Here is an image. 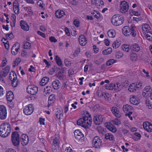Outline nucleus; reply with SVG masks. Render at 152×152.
Masks as SVG:
<instances>
[{"instance_id":"obj_1","label":"nucleus","mask_w":152,"mask_h":152,"mask_svg":"<svg viewBox=\"0 0 152 152\" xmlns=\"http://www.w3.org/2000/svg\"><path fill=\"white\" fill-rule=\"evenodd\" d=\"M91 120L90 115L87 112L86 115L83 118H80L77 121V124L86 129H88L91 126L92 123Z\"/></svg>"},{"instance_id":"obj_2","label":"nucleus","mask_w":152,"mask_h":152,"mask_svg":"<svg viewBox=\"0 0 152 152\" xmlns=\"http://www.w3.org/2000/svg\"><path fill=\"white\" fill-rule=\"evenodd\" d=\"M10 125L8 123H4L0 126V136L3 137L8 136L11 132Z\"/></svg>"},{"instance_id":"obj_3","label":"nucleus","mask_w":152,"mask_h":152,"mask_svg":"<svg viewBox=\"0 0 152 152\" xmlns=\"http://www.w3.org/2000/svg\"><path fill=\"white\" fill-rule=\"evenodd\" d=\"M135 27L131 26L130 27L129 26H125L122 29V33L126 36L132 35V37H134L136 35V32L135 31Z\"/></svg>"},{"instance_id":"obj_4","label":"nucleus","mask_w":152,"mask_h":152,"mask_svg":"<svg viewBox=\"0 0 152 152\" xmlns=\"http://www.w3.org/2000/svg\"><path fill=\"white\" fill-rule=\"evenodd\" d=\"M111 21L114 25L118 26L121 25L123 23L124 19L122 15L117 14L114 15L112 17Z\"/></svg>"},{"instance_id":"obj_5","label":"nucleus","mask_w":152,"mask_h":152,"mask_svg":"<svg viewBox=\"0 0 152 152\" xmlns=\"http://www.w3.org/2000/svg\"><path fill=\"white\" fill-rule=\"evenodd\" d=\"M11 139L13 145L15 146H18L20 144V136L18 132H12Z\"/></svg>"},{"instance_id":"obj_6","label":"nucleus","mask_w":152,"mask_h":152,"mask_svg":"<svg viewBox=\"0 0 152 152\" xmlns=\"http://www.w3.org/2000/svg\"><path fill=\"white\" fill-rule=\"evenodd\" d=\"M26 89L27 92L32 95L36 94L38 91V87L34 85L28 86Z\"/></svg>"},{"instance_id":"obj_7","label":"nucleus","mask_w":152,"mask_h":152,"mask_svg":"<svg viewBox=\"0 0 152 152\" xmlns=\"http://www.w3.org/2000/svg\"><path fill=\"white\" fill-rule=\"evenodd\" d=\"M34 106L32 104H30L26 106L23 109V111L25 114L27 115H31L33 112Z\"/></svg>"},{"instance_id":"obj_8","label":"nucleus","mask_w":152,"mask_h":152,"mask_svg":"<svg viewBox=\"0 0 152 152\" xmlns=\"http://www.w3.org/2000/svg\"><path fill=\"white\" fill-rule=\"evenodd\" d=\"M7 116V111L6 107L3 105H0V119L4 120Z\"/></svg>"},{"instance_id":"obj_9","label":"nucleus","mask_w":152,"mask_h":152,"mask_svg":"<svg viewBox=\"0 0 152 152\" xmlns=\"http://www.w3.org/2000/svg\"><path fill=\"white\" fill-rule=\"evenodd\" d=\"M129 4L125 1L121 2L120 4V11L122 13H125L129 10Z\"/></svg>"},{"instance_id":"obj_10","label":"nucleus","mask_w":152,"mask_h":152,"mask_svg":"<svg viewBox=\"0 0 152 152\" xmlns=\"http://www.w3.org/2000/svg\"><path fill=\"white\" fill-rule=\"evenodd\" d=\"M10 67L7 66L4 69H2L0 72V80H3V78L7 76L10 71Z\"/></svg>"},{"instance_id":"obj_11","label":"nucleus","mask_w":152,"mask_h":152,"mask_svg":"<svg viewBox=\"0 0 152 152\" xmlns=\"http://www.w3.org/2000/svg\"><path fill=\"white\" fill-rule=\"evenodd\" d=\"M102 140L98 136L95 137L93 140L92 143L94 147L96 148H99L101 145Z\"/></svg>"},{"instance_id":"obj_12","label":"nucleus","mask_w":152,"mask_h":152,"mask_svg":"<svg viewBox=\"0 0 152 152\" xmlns=\"http://www.w3.org/2000/svg\"><path fill=\"white\" fill-rule=\"evenodd\" d=\"M75 137L77 141H82L84 139V135L80 130L77 129L74 132Z\"/></svg>"},{"instance_id":"obj_13","label":"nucleus","mask_w":152,"mask_h":152,"mask_svg":"<svg viewBox=\"0 0 152 152\" xmlns=\"http://www.w3.org/2000/svg\"><path fill=\"white\" fill-rule=\"evenodd\" d=\"M152 89L149 86H146L143 90L142 95L145 97L147 98L151 93Z\"/></svg>"},{"instance_id":"obj_14","label":"nucleus","mask_w":152,"mask_h":152,"mask_svg":"<svg viewBox=\"0 0 152 152\" xmlns=\"http://www.w3.org/2000/svg\"><path fill=\"white\" fill-rule=\"evenodd\" d=\"M29 138L28 136L25 134H22L21 136L20 141L23 146L26 145L28 143Z\"/></svg>"},{"instance_id":"obj_15","label":"nucleus","mask_w":152,"mask_h":152,"mask_svg":"<svg viewBox=\"0 0 152 152\" xmlns=\"http://www.w3.org/2000/svg\"><path fill=\"white\" fill-rule=\"evenodd\" d=\"M104 118L102 115H97L94 116V121L96 125H99L102 124Z\"/></svg>"},{"instance_id":"obj_16","label":"nucleus","mask_w":152,"mask_h":152,"mask_svg":"<svg viewBox=\"0 0 152 152\" xmlns=\"http://www.w3.org/2000/svg\"><path fill=\"white\" fill-rule=\"evenodd\" d=\"M59 143L58 139L57 137L54 138L53 144L52 145V150L53 152H56L57 151V148Z\"/></svg>"},{"instance_id":"obj_17","label":"nucleus","mask_w":152,"mask_h":152,"mask_svg":"<svg viewBox=\"0 0 152 152\" xmlns=\"http://www.w3.org/2000/svg\"><path fill=\"white\" fill-rule=\"evenodd\" d=\"M111 111L116 117L118 118L121 117V113L117 107H113Z\"/></svg>"},{"instance_id":"obj_18","label":"nucleus","mask_w":152,"mask_h":152,"mask_svg":"<svg viewBox=\"0 0 152 152\" xmlns=\"http://www.w3.org/2000/svg\"><path fill=\"white\" fill-rule=\"evenodd\" d=\"M111 111L116 117L118 118L121 117V113L117 107H113Z\"/></svg>"},{"instance_id":"obj_19","label":"nucleus","mask_w":152,"mask_h":152,"mask_svg":"<svg viewBox=\"0 0 152 152\" xmlns=\"http://www.w3.org/2000/svg\"><path fill=\"white\" fill-rule=\"evenodd\" d=\"M79 41L80 44L82 46L85 45L87 43L86 38L83 35H80L79 38Z\"/></svg>"},{"instance_id":"obj_20","label":"nucleus","mask_w":152,"mask_h":152,"mask_svg":"<svg viewBox=\"0 0 152 152\" xmlns=\"http://www.w3.org/2000/svg\"><path fill=\"white\" fill-rule=\"evenodd\" d=\"M130 98V103L134 105H138L140 103V100L137 98L134 95H132Z\"/></svg>"},{"instance_id":"obj_21","label":"nucleus","mask_w":152,"mask_h":152,"mask_svg":"<svg viewBox=\"0 0 152 152\" xmlns=\"http://www.w3.org/2000/svg\"><path fill=\"white\" fill-rule=\"evenodd\" d=\"M143 127L145 129L149 132H152V124L148 122H144Z\"/></svg>"},{"instance_id":"obj_22","label":"nucleus","mask_w":152,"mask_h":152,"mask_svg":"<svg viewBox=\"0 0 152 152\" xmlns=\"http://www.w3.org/2000/svg\"><path fill=\"white\" fill-rule=\"evenodd\" d=\"M142 30L143 34H146L148 32L151 31V28L149 25L147 24H144L142 27Z\"/></svg>"},{"instance_id":"obj_23","label":"nucleus","mask_w":152,"mask_h":152,"mask_svg":"<svg viewBox=\"0 0 152 152\" xmlns=\"http://www.w3.org/2000/svg\"><path fill=\"white\" fill-rule=\"evenodd\" d=\"M20 25L21 28L24 30L27 31L29 30V26L26 21L21 20L20 22Z\"/></svg>"},{"instance_id":"obj_24","label":"nucleus","mask_w":152,"mask_h":152,"mask_svg":"<svg viewBox=\"0 0 152 152\" xmlns=\"http://www.w3.org/2000/svg\"><path fill=\"white\" fill-rule=\"evenodd\" d=\"M91 2L93 4H95L96 6L99 8L104 4V2L102 0H94L92 1Z\"/></svg>"},{"instance_id":"obj_25","label":"nucleus","mask_w":152,"mask_h":152,"mask_svg":"<svg viewBox=\"0 0 152 152\" xmlns=\"http://www.w3.org/2000/svg\"><path fill=\"white\" fill-rule=\"evenodd\" d=\"M133 109L132 107L127 104L124 105L123 107V111L126 113L132 112Z\"/></svg>"},{"instance_id":"obj_26","label":"nucleus","mask_w":152,"mask_h":152,"mask_svg":"<svg viewBox=\"0 0 152 152\" xmlns=\"http://www.w3.org/2000/svg\"><path fill=\"white\" fill-rule=\"evenodd\" d=\"M130 49L136 52H139L140 50V46L137 44L131 45H130Z\"/></svg>"},{"instance_id":"obj_27","label":"nucleus","mask_w":152,"mask_h":152,"mask_svg":"<svg viewBox=\"0 0 152 152\" xmlns=\"http://www.w3.org/2000/svg\"><path fill=\"white\" fill-rule=\"evenodd\" d=\"M114 89L116 90L117 91H121L123 88L124 86L123 85H121L119 83H116V84H114Z\"/></svg>"},{"instance_id":"obj_28","label":"nucleus","mask_w":152,"mask_h":152,"mask_svg":"<svg viewBox=\"0 0 152 152\" xmlns=\"http://www.w3.org/2000/svg\"><path fill=\"white\" fill-rule=\"evenodd\" d=\"M14 95L11 91L8 92L7 94V99L8 101L11 102L14 99Z\"/></svg>"},{"instance_id":"obj_29","label":"nucleus","mask_w":152,"mask_h":152,"mask_svg":"<svg viewBox=\"0 0 152 152\" xmlns=\"http://www.w3.org/2000/svg\"><path fill=\"white\" fill-rule=\"evenodd\" d=\"M49 80V78L47 77L43 78L40 82V85L42 86H45L48 83Z\"/></svg>"},{"instance_id":"obj_30","label":"nucleus","mask_w":152,"mask_h":152,"mask_svg":"<svg viewBox=\"0 0 152 152\" xmlns=\"http://www.w3.org/2000/svg\"><path fill=\"white\" fill-rule=\"evenodd\" d=\"M137 88L136 86L134 83L131 84L128 88L129 91L131 92H134L136 91Z\"/></svg>"},{"instance_id":"obj_31","label":"nucleus","mask_w":152,"mask_h":152,"mask_svg":"<svg viewBox=\"0 0 152 152\" xmlns=\"http://www.w3.org/2000/svg\"><path fill=\"white\" fill-rule=\"evenodd\" d=\"M9 78L11 80H15V79H17L16 75L14 71H11L10 72Z\"/></svg>"},{"instance_id":"obj_32","label":"nucleus","mask_w":152,"mask_h":152,"mask_svg":"<svg viewBox=\"0 0 152 152\" xmlns=\"http://www.w3.org/2000/svg\"><path fill=\"white\" fill-rule=\"evenodd\" d=\"M64 14V12L63 10H58L56 12V16L59 18H61Z\"/></svg>"},{"instance_id":"obj_33","label":"nucleus","mask_w":152,"mask_h":152,"mask_svg":"<svg viewBox=\"0 0 152 152\" xmlns=\"http://www.w3.org/2000/svg\"><path fill=\"white\" fill-rule=\"evenodd\" d=\"M55 95L54 94H52L50 95L48 98V107H49L50 104H51V102H53L55 100Z\"/></svg>"},{"instance_id":"obj_34","label":"nucleus","mask_w":152,"mask_h":152,"mask_svg":"<svg viewBox=\"0 0 152 152\" xmlns=\"http://www.w3.org/2000/svg\"><path fill=\"white\" fill-rule=\"evenodd\" d=\"M60 83V82L57 80L53 81L52 84L53 88L55 89H57L59 88Z\"/></svg>"},{"instance_id":"obj_35","label":"nucleus","mask_w":152,"mask_h":152,"mask_svg":"<svg viewBox=\"0 0 152 152\" xmlns=\"http://www.w3.org/2000/svg\"><path fill=\"white\" fill-rule=\"evenodd\" d=\"M107 34L109 37L113 38L115 35V31L113 29H110L107 32Z\"/></svg>"},{"instance_id":"obj_36","label":"nucleus","mask_w":152,"mask_h":152,"mask_svg":"<svg viewBox=\"0 0 152 152\" xmlns=\"http://www.w3.org/2000/svg\"><path fill=\"white\" fill-rule=\"evenodd\" d=\"M112 52V49L111 48H109L107 49L102 51V54L104 55H106L110 54Z\"/></svg>"},{"instance_id":"obj_37","label":"nucleus","mask_w":152,"mask_h":152,"mask_svg":"<svg viewBox=\"0 0 152 152\" xmlns=\"http://www.w3.org/2000/svg\"><path fill=\"white\" fill-rule=\"evenodd\" d=\"M107 128L110 131L113 133L116 132L117 131V129L112 124L108 126Z\"/></svg>"},{"instance_id":"obj_38","label":"nucleus","mask_w":152,"mask_h":152,"mask_svg":"<svg viewBox=\"0 0 152 152\" xmlns=\"http://www.w3.org/2000/svg\"><path fill=\"white\" fill-rule=\"evenodd\" d=\"M23 48L25 49H30L31 47V44L26 41L23 42Z\"/></svg>"},{"instance_id":"obj_39","label":"nucleus","mask_w":152,"mask_h":152,"mask_svg":"<svg viewBox=\"0 0 152 152\" xmlns=\"http://www.w3.org/2000/svg\"><path fill=\"white\" fill-rule=\"evenodd\" d=\"M105 136V137L107 140L109 139L110 140H112L114 139L113 135L110 133H106Z\"/></svg>"},{"instance_id":"obj_40","label":"nucleus","mask_w":152,"mask_h":152,"mask_svg":"<svg viewBox=\"0 0 152 152\" xmlns=\"http://www.w3.org/2000/svg\"><path fill=\"white\" fill-rule=\"evenodd\" d=\"M114 84L111 83L110 84H107L105 85V87L108 90H111L114 89Z\"/></svg>"},{"instance_id":"obj_41","label":"nucleus","mask_w":152,"mask_h":152,"mask_svg":"<svg viewBox=\"0 0 152 152\" xmlns=\"http://www.w3.org/2000/svg\"><path fill=\"white\" fill-rule=\"evenodd\" d=\"M130 46L128 45H122V48L123 50L128 52L130 49Z\"/></svg>"},{"instance_id":"obj_42","label":"nucleus","mask_w":152,"mask_h":152,"mask_svg":"<svg viewBox=\"0 0 152 152\" xmlns=\"http://www.w3.org/2000/svg\"><path fill=\"white\" fill-rule=\"evenodd\" d=\"M121 45V42L117 40L115 41L113 44L112 46L113 48L116 49L118 48Z\"/></svg>"},{"instance_id":"obj_43","label":"nucleus","mask_w":152,"mask_h":152,"mask_svg":"<svg viewBox=\"0 0 152 152\" xmlns=\"http://www.w3.org/2000/svg\"><path fill=\"white\" fill-rule=\"evenodd\" d=\"M56 61L58 65L61 66L62 65V63L60 58L58 56H56L55 58Z\"/></svg>"},{"instance_id":"obj_44","label":"nucleus","mask_w":152,"mask_h":152,"mask_svg":"<svg viewBox=\"0 0 152 152\" xmlns=\"http://www.w3.org/2000/svg\"><path fill=\"white\" fill-rule=\"evenodd\" d=\"M146 36L148 40L150 41H152V32L151 31L148 32L146 34Z\"/></svg>"},{"instance_id":"obj_45","label":"nucleus","mask_w":152,"mask_h":152,"mask_svg":"<svg viewBox=\"0 0 152 152\" xmlns=\"http://www.w3.org/2000/svg\"><path fill=\"white\" fill-rule=\"evenodd\" d=\"M116 62V60L113 59H110L106 62V64L107 66H110Z\"/></svg>"},{"instance_id":"obj_46","label":"nucleus","mask_w":152,"mask_h":152,"mask_svg":"<svg viewBox=\"0 0 152 152\" xmlns=\"http://www.w3.org/2000/svg\"><path fill=\"white\" fill-rule=\"evenodd\" d=\"M93 14H94V13H93ZM94 15V17L96 18L99 20H101L102 18V16L101 15V14L99 13H97L96 14H95Z\"/></svg>"},{"instance_id":"obj_47","label":"nucleus","mask_w":152,"mask_h":152,"mask_svg":"<svg viewBox=\"0 0 152 152\" xmlns=\"http://www.w3.org/2000/svg\"><path fill=\"white\" fill-rule=\"evenodd\" d=\"M130 58L132 61H136L137 58V56L136 54L133 53L130 55Z\"/></svg>"},{"instance_id":"obj_48","label":"nucleus","mask_w":152,"mask_h":152,"mask_svg":"<svg viewBox=\"0 0 152 152\" xmlns=\"http://www.w3.org/2000/svg\"><path fill=\"white\" fill-rule=\"evenodd\" d=\"M13 19V20L11 22V26L12 27H14L15 26L16 23V16L15 15H13L12 16Z\"/></svg>"},{"instance_id":"obj_49","label":"nucleus","mask_w":152,"mask_h":152,"mask_svg":"<svg viewBox=\"0 0 152 152\" xmlns=\"http://www.w3.org/2000/svg\"><path fill=\"white\" fill-rule=\"evenodd\" d=\"M12 81V85L13 87H16L17 86L18 84V81L17 79H15V80H13Z\"/></svg>"},{"instance_id":"obj_50","label":"nucleus","mask_w":152,"mask_h":152,"mask_svg":"<svg viewBox=\"0 0 152 152\" xmlns=\"http://www.w3.org/2000/svg\"><path fill=\"white\" fill-rule=\"evenodd\" d=\"M57 76L58 77L60 80H63L64 77L63 74L61 72H59L58 73Z\"/></svg>"},{"instance_id":"obj_51","label":"nucleus","mask_w":152,"mask_h":152,"mask_svg":"<svg viewBox=\"0 0 152 152\" xmlns=\"http://www.w3.org/2000/svg\"><path fill=\"white\" fill-rule=\"evenodd\" d=\"M21 59L19 58H17L14 62V64L13 65V67L18 65L21 61Z\"/></svg>"},{"instance_id":"obj_52","label":"nucleus","mask_w":152,"mask_h":152,"mask_svg":"<svg viewBox=\"0 0 152 152\" xmlns=\"http://www.w3.org/2000/svg\"><path fill=\"white\" fill-rule=\"evenodd\" d=\"M20 48H16L11 49V53L12 54L15 55L17 54Z\"/></svg>"},{"instance_id":"obj_53","label":"nucleus","mask_w":152,"mask_h":152,"mask_svg":"<svg viewBox=\"0 0 152 152\" xmlns=\"http://www.w3.org/2000/svg\"><path fill=\"white\" fill-rule=\"evenodd\" d=\"M20 43L18 42H16L13 45V46L12 47L11 49L16 48H20Z\"/></svg>"},{"instance_id":"obj_54","label":"nucleus","mask_w":152,"mask_h":152,"mask_svg":"<svg viewBox=\"0 0 152 152\" xmlns=\"http://www.w3.org/2000/svg\"><path fill=\"white\" fill-rule=\"evenodd\" d=\"M13 10L15 13L16 14H18L19 11V6L13 7Z\"/></svg>"},{"instance_id":"obj_55","label":"nucleus","mask_w":152,"mask_h":152,"mask_svg":"<svg viewBox=\"0 0 152 152\" xmlns=\"http://www.w3.org/2000/svg\"><path fill=\"white\" fill-rule=\"evenodd\" d=\"M6 37H7V38H9V39H11L12 38H13V35L12 33L11 32L10 34H7L6 35Z\"/></svg>"},{"instance_id":"obj_56","label":"nucleus","mask_w":152,"mask_h":152,"mask_svg":"<svg viewBox=\"0 0 152 152\" xmlns=\"http://www.w3.org/2000/svg\"><path fill=\"white\" fill-rule=\"evenodd\" d=\"M97 130L99 133H102L104 130L103 129L101 126H98L97 127Z\"/></svg>"},{"instance_id":"obj_57","label":"nucleus","mask_w":152,"mask_h":152,"mask_svg":"<svg viewBox=\"0 0 152 152\" xmlns=\"http://www.w3.org/2000/svg\"><path fill=\"white\" fill-rule=\"evenodd\" d=\"M28 70L29 72H34L36 71V69L32 65H31Z\"/></svg>"},{"instance_id":"obj_58","label":"nucleus","mask_w":152,"mask_h":152,"mask_svg":"<svg viewBox=\"0 0 152 152\" xmlns=\"http://www.w3.org/2000/svg\"><path fill=\"white\" fill-rule=\"evenodd\" d=\"M135 85L137 89L141 87L142 86V83L140 82H137L136 83H135Z\"/></svg>"},{"instance_id":"obj_59","label":"nucleus","mask_w":152,"mask_h":152,"mask_svg":"<svg viewBox=\"0 0 152 152\" xmlns=\"http://www.w3.org/2000/svg\"><path fill=\"white\" fill-rule=\"evenodd\" d=\"M5 93L4 91L3 90L2 87L0 86V97L1 96Z\"/></svg>"},{"instance_id":"obj_60","label":"nucleus","mask_w":152,"mask_h":152,"mask_svg":"<svg viewBox=\"0 0 152 152\" xmlns=\"http://www.w3.org/2000/svg\"><path fill=\"white\" fill-rule=\"evenodd\" d=\"M45 120V118H39V122L40 124H42L43 125H45L44 121Z\"/></svg>"},{"instance_id":"obj_61","label":"nucleus","mask_w":152,"mask_h":152,"mask_svg":"<svg viewBox=\"0 0 152 152\" xmlns=\"http://www.w3.org/2000/svg\"><path fill=\"white\" fill-rule=\"evenodd\" d=\"M45 91H48V93L50 91H52V88L50 86H47L45 88Z\"/></svg>"},{"instance_id":"obj_62","label":"nucleus","mask_w":152,"mask_h":152,"mask_svg":"<svg viewBox=\"0 0 152 152\" xmlns=\"http://www.w3.org/2000/svg\"><path fill=\"white\" fill-rule=\"evenodd\" d=\"M65 152H72V150L70 146L67 147L65 150Z\"/></svg>"},{"instance_id":"obj_63","label":"nucleus","mask_w":152,"mask_h":152,"mask_svg":"<svg viewBox=\"0 0 152 152\" xmlns=\"http://www.w3.org/2000/svg\"><path fill=\"white\" fill-rule=\"evenodd\" d=\"M73 23L75 26L77 27L79 26V22L77 20H75L74 21Z\"/></svg>"},{"instance_id":"obj_64","label":"nucleus","mask_w":152,"mask_h":152,"mask_svg":"<svg viewBox=\"0 0 152 152\" xmlns=\"http://www.w3.org/2000/svg\"><path fill=\"white\" fill-rule=\"evenodd\" d=\"M49 39L51 42H56L57 41V40L54 37L52 36L50 37Z\"/></svg>"}]
</instances>
